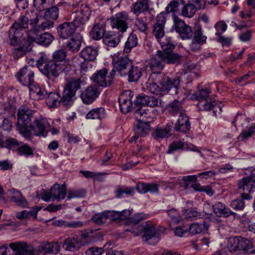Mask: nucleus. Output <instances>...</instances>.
<instances>
[{"instance_id": "38", "label": "nucleus", "mask_w": 255, "mask_h": 255, "mask_svg": "<svg viewBox=\"0 0 255 255\" xmlns=\"http://www.w3.org/2000/svg\"><path fill=\"white\" fill-rule=\"evenodd\" d=\"M46 103L50 108L58 107L61 103L60 95L56 92H50L46 99Z\"/></svg>"}, {"instance_id": "26", "label": "nucleus", "mask_w": 255, "mask_h": 255, "mask_svg": "<svg viewBox=\"0 0 255 255\" xmlns=\"http://www.w3.org/2000/svg\"><path fill=\"white\" fill-rule=\"evenodd\" d=\"M136 189L137 192L141 194H145L147 192L151 194H157L159 192V185L154 183H146L141 182L137 183Z\"/></svg>"}, {"instance_id": "43", "label": "nucleus", "mask_w": 255, "mask_h": 255, "mask_svg": "<svg viewBox=\"0 0 255 255\" xmlns=\"http://www.w3.org/2000/svg\"><path fill=\"white\" fill-rule=\"evenodd\" d=\"M137 38L136 34L133 33H131L125 43L123 52L128 54L131 51L132 48L137 45Z\"/></svg>"}, {"instance_id": "48", "label": "nucleus", "mask_w": 255, "mask_h": 255, "mask_svg": "<svg viewBox=\"0 0 255 255\" xmlns=\"http://www.w3.org/2000/svg\"><path fill=\"white\" fill-rule=\"evenodd\" d=\"M111 211H105L103 213L95 214L92 217V220L98 224H101L104 223L107 219L112 220Z\"/></svg>"}, {"instance_id": "46", "label": "nucleus", "mask_w": 255, "mask_h": 255, "mask_svg": "<svg viewBox=\"0 0 255 255\" xmlns=\"http://www.w3.org/2000/svg\"><path fill=\"white\" fill-rule=\"evenodd\" d=\"M148 110L143 107L137 109L134 112L135 118L137 122H145L144 121L151 117L150 114L148 112Z\"/></svg>"}, {"instance_id": "28", "label": "nucleus", "mask_w": 255, "mask_h": 255, "mask_svg": "<svg viewBox=\"0 0 255 255\" xmlns=\"http://www.w3.org/2000/svg\"><path fill=\"white\" fill-rule=\"evenodd\" d=\"M29 96L31 99L38 101L44 98L47 92L46 90L39 85L33 83L28 86Z\"/></svg>"}, {"instance_id": "13", "label": "nucleus", "mask_w": 255, "mask_h": 255, "mask_svg": "<svg viewBox=\"0 0 255 255\" xmlns=\"http://www.w3.org/2000/svg\"><path fill=\"white\" fill-rule=\"evenodd\" d=\"M33 69V67L31 66H24L16 74L18 81L23 86L28 87L34 83V72Z\"/></svg>"}, {"instance_id": "12", "label": "nucleus", "mask_w": 255, "mask_h": 255, "mask_svg": "<svg viewBox=\"0 0 255 255\" xmlns=\"http://www.w3.org/2000/svg\"><path fill=\"white\" fill-rule=\"evenodd\" d=\"M173 27L181 38L189 39L192 37L193 31L190 26L186 24L183 20L177 16L173 17Z\"/></svg>"}, {"instance_id": "60", "label": "nucleus", "mask_w": 255, "mask_h": 255, "mask_svg": "<svg viewBox=\"0 0 255 255\" xmlns=\"http://www.w3.org/2000/svg\"><path fill=\"white\" fill-rule=\"evenodd\" d=\"M58 223L57 224L58 226H63L65 227L70 228H77L82 227L84 224L82 222L80 221H72L70 222H67L64 221H57Z\"/></svg>"}, {"instance_id": "7", "label": "nucleus", "mask_w": 255, "mask_h": 255, "mask_svg": "<svg viewBox=\"0 0 255 255\" xmlns=\"http://www.w3.org/2000/svg\"><path fill=\"white\" fill-rule=\"evenodd\" d=\"M113 64L114 66L113 70L115 71L116 69L122 76L127 75L128 69L131 66L128 55L124 52L123 53H118L113 56Z\"/></svg>"}, {"instance_id": "42", "label": "nucleus", "mask_w": 255, "mask_h": 255, "mask_svg": "<svg viewBox=\"0 0 255 255\" xmlns=\"http://www.w3.org/2000/svg\"><path fill=\"white\" fill-rule=\"evenodd\" d=\"M167 109L169 112L172 115H177L178 114L180 115L181 113H185L184 110L183 109L182 103L176 100L168 105Z\"/></svg>"}, {"instance_id": "9", "label": "nucleus", "mask_w": 255, "mask_h": 255, "mask_svg": "<svg viewBox=\"0 0 255 255\" xmlns=\"http://www.w3.org/2000/svg\"><path fill=\"white\" fill-rule=\"evenodd\" d=\"M36 29L29 30L27 32V41L31 43L33 42L44 46L49 45L53 41L54 37L52 35L48 32L41 34Z\"/></svg>"}, {"instance_id": "64", "label": "nucleus", "mask_w": 255, "mask_h": 255, "mask_svg": "<svg viewBox=\"0 0 255 255\" xmlns=\"http://www.w3.org/2000/svg\"><path fill=\"white\" fill-rule=\"evenodd\" d=\"M230 206L235 210L241 211L245 208V203L242 199H237L232 201Z\"/></svg>"}, {"instance_id": "8", "label": "nucleus", "mask_w": 255, "mask_h": 255, "mask_svg": "<svg viewBox=\"0 0 255 255\" xmlns=\"http://www.w3.org/2000/svg\"><path fill=\"white\" fill-rule=\"evenodd\" d=\"M116 71L112 70L109 74L108 73V70L103 68L98 71L94 74L91 79L94 83L97 84L99 86L106 87L110 86L113 82L115 76Z\"/></svg>"}, {"instance_id": "15", "label": "nucleus", "mask_w": 255, "mask_h": 255, "mask_svg": "<svg viewBox=\"0 0 255 255\" xmlns=\"http://www.w3.org/2000/svg\"><path fill=\"white\" fill-rule=\"evenodd\" d=\"M33 124L35 127L33 126V128H30V131L34 130V135L37 136H46L47 132L49 130L50 124L47 119L42 116L35 118Z\"/></svg>"}, {"instance_id": "50", "label": "nucleus", "mask_w": 255, "mask_h": 255, "mask_svg": "<svg viewBox=\"0 0 255 255\" xmlns=\"http://www.w3.org/2000/svg\"><path fill=\"white\" fill-rule=\"evenodd\" d=\"M183 5L180 14L186 17H192L195 14L197 11V8L192 3H188L182 4Z\"/></svg>"}, {"instance_id": "45", "label": "nucleus", "mask_w": 255, "mask_h": 255, "mask_svg": "<svg viewBox=\"0 0 255 255\" xmlns=\"http://www.w3.org/2000/svg\"><path fill=\"white\" fill-rule=\"evenodd\" d=\"M81 80L79 78H72L67 83L65 89L74 93L75 94L81 88Z\"/></svg>"}, {"instance_id": "35", "label": "nucleus", "mask_w": 255, "mask_h": 255, "mask_svg": "<svg viewBox=\"0 0 255 255\" xmlns=\"http://www.w3.org/2000/svg\"><path fill=\"white\" fill-rule=\"evenodd\" d=\"M98 55L97 48L92 46H87L80 52V55L86 61H93Z\"/></svg>"}, {"instance_id": "4", "label": "nucleus", "mask_w": 255, "mask_h": 255, "mask_svg": "<svg viewBox=\"0 0 255 255\" xmlns=\"http://www.w3.org/2000/svg\"><path fill=\"white\" fill-rule=\"evenodd\" d=\"M150 78L152 79L156 78V81L160 86L163 95L168 92L172 89L175 94L177 93L178 88L180 83L179 77H176L174 78H170L164 74H154L150 75Z\"/></svg>"}, {"instance_id": "5", "label": "nucleus", "mask_w": 255, "mask_h": 255, "mask_svg": "<svg viewBox=\"0 0 255 255\" xmlns=\"http://www.w3.org/2000/svg\"><path fill=\"white\" fill-rule=\"evenodd\" d=\"M70 69L68 64L57 63L52 60H49L44 67H40V71L48 78L57 77L63 72H67Z\"/></svg>"}, {"instance_id": "20", "label": "nucleus", "mask_w": 255, "mask_h": 255, "mask_svg": "<svg viewBox=\"0 0 255 255\" xmlns=\"http://www.w3.org/2000/svg\"><path fill=\"white\" fill-rule=\"evenodd\" d=\"M9 38L10 44L11 45L19 46V47L22 48L21 45L25 42V38L23 37V33L22 30L16 29L11 26L9 30Z\"/></svg>"}, {"instance_id": "34", "label": "nucleus", "mask_w": 255, "mask_h": 255, "mask_svg": "<svg viewBox=\"0 0 255 255\" xmlns=\"http://www.w3.org/2000/svg\"><path fill=\"white\" fill-rule=\"evenodd\" d=\"M255 182L249 177H244L238 182V188L244 192H251L255 188Z\"/></svg>"}, {"instance_id": "3", "label": "nucleus", "mask_w": 255, "mask_h": 255, "mask_svg": "<svg viewBox=\"0 0 255 255\" xmlns=\"http://www.w3.org/2000/svg\"><path fill=\"white\" fill-rule=\"evenodd\" d=\"M35 114L27 107H20L18 110L17 128L22 135H25L33 128L31 121Z\"/></svg>"}, {"instance_id": "61", "label": "nucleus", "mask_w": 255, "mask_h": 255, "mask_svg": "<svg viewBox=\"0 0 255 255\" xmlns=\"http://www.w3.org/2000/svg\"><path fill=\"white\" fill-rule=\"evenodd\" d=\"M239 237L230 238L229 240L227 248L230 252L239 250Z\"/></svg>"}, {"instance_id": "1", "label": "nucleus", "mask_w": 255, "mask_h": 255, "mask_svg": "<svg viewBox=\"0 0 255 255\" xmlns=\"http://www.w3.org/2000/svg\"><path fill=\"white\" fill-rule=\"evenodd\" d=\"M182 59V56L177 53L158 50L148 60L147 66L150 68L152 74H159L164 67V63L179 64Z\"/></svg>"}, {"instance_id": "39", "label": "nucleus", "mask_w": 255, "mask_h": 255, "mask_svg": "<svg viewBox=\"0 0 255 255\" xmlns=\"http://www.w3.org/2000/svg\"><path fill=\"white\" fill-rule=\"evenodd\" d=\"M127 75H128L129 82H137L142 75V69L137 66L131 65L128 69Z\"/></svg>"}, {"instance_id": "57", "label": "nucleus", "mask_w": 255, "mask_h": 255, "mask_svg": "<svg viewBox=\"0 0 255 255\" xmlns=\"http://www.w3.org/2000/svg\"><path fill=\"white\" fill-rule=\"evenodd\" d=\"M255 133V125L250 127L248 129L243 130L238 136V139L242 141H246Z\"/></svg>"}, {"instance_id": "24", "label": "nucleus", "mask_w": 255, "mask_h": 255, "mask_svg": "<svg viewBox=\"0 0 255 255\" xmlns=\"http://www.w3.org/2000/svg\"><path fill=\"white\" fill-rule=\"evenodd\" d=\"M190 128L189 118L185 113H181L175 124L174 130L177 131L186 133Z\"/></svg>"}, {"instance_id": "22", "label": "nucleus", "mask_w": 255, "mask_h": 255, "mask_svg": "<svg viewBox=\"0 0 255 255\" xmlns=\"http://www.w3.org/2000/svg\"><path fill=\"white\" fill-rule=\"evenodd\" d=\"M99 93L97 87L90 86L82 93L81 97L84 103L90 104L98 98Z\"/></svg>"}, {"instance_id": "27", "label": "nucleus", "mask_w": 255, "mask_h": 255, "mask_svg": "<svg viewBox=\"0 0 255 255\" xmlns=\"http://www.w3.org/2000/svg\"><path fill=\"white\" fill-rule=\"evenodd\" d=\"M83 246L81 240L77 238L70 237L66 238L63 243V248L67 251L79 250Z\"/></svg>"}, {"instance_id": "62", "label": "nucleus", "mask_w": 255, "mask_h": 255, "mask_svg": "<svg viewBox=\"0 0 255 255\" xmlns=\"http://www.w3.org/2000/svg\"><path fill=\"white\" fill-rule=\"evenodd\" d=\"M134 192V188L131 187H122L118 188L116 192V197L117 198H121L123 194H126L127 196L132 195Z\"/></svg>"}, {"instance_id": "14", "label": "nucleus", "mask_w": 255, "mask_h": 255, "mask_svg": "<svg viewBox=\"0 0 255 255\" xmlns=\"http://www.w3.org/2000/svg\"><path fill=\"white\" fill-rule=\"evenodd\" d=\"M133 93L130 90L123 92L119 96V103L121 111L124 114L129 112L132 108Z\"/></svg>"}, {"instance_id": "18", "label": "nucleus", "mask_w": 255, "mask_h": 255, "mask_svg": "<svg viewBox=\"0 0 255 255\" xmlns=\"http://www.w3.org/2000/svg\"><path fill=\"white\" fill-rule=\"evenodd\" d=\"M76 27L70 21L60 24L57 28L60 38L67 39L75 33Z\"/></svg>"}, {"instance_id": "37", "label": "nucleus", "mask_w": 255, "mask_h": 255, "mask_svg": "<svg viewBox=\"0 0 255 255\" xmlns=\"http://www.w3.org/2000/svg\"><path fill=\"white\" fill-rule=\"evenodd\" d=\"M28 15L29 14L26 13L25 15L20 16L19 18L12 25L11 27L22 30L23 29L28 28L29 24H30V20H32L29 19Z\"/></svg>"}, {"instance_id": "21", "label": "nucleus", "mask_w": 255, "mask_h": 255, "mask_svg": "<svg viewBox=\"0 0 255 255\" xmlns=\"http://www.w3.org/2000/svg\"><path fill=\"white\" fill-rule=\"evenodd\" d=\"M150 128L148 122H139L134 126V131L135 135L132 136L129 141L133 142L136 141L139 136H145L150 131Z\"/></svg>"}, {"instance_id": "44", "label": "nucleus", "mask_w": 255, "mask_h": 255, "mask_svg": "<svg viewBox=\"0 0 255 255\" xmlns=\"http://www.w3.org/2000/svg\"><path fill=\"white\" fill-rule=\"evenodd\" d=\"M184 4V0H172L166 6L165 8L166 12L168 13H172L174 17L176 12L179 11L180 5Z\"/></svg>"}, {"instance_id": "2", "label": "nucleus", "mask_w": 255, "mask_h": 255, "mask_svg": "<svg viewBox=\"0 0 255 255\" xmlns=\"http://www.w3.org/2000/svg\"><path fill=\"white\" fill-rule=\"evenodd\" d=\"M9 247L16 252L15 255H35L37 252L41 253H52L57 252L58 245L56 243H44L39 247L37 251L33 250L25 242H16L9 244Z\"/></svg>"}, {"instance_id": "10", "label": "nucleus", "mask_w": 255, "mask_h": 255, "mask_svg": "<svg viewBox=\"0 0 255 255\" xmlns=\"http://www.w3.org/2000/svg\"><path fill=\"white\" fill-rule=\"evenodd\" d=\"M142 234V239L144 241L151 245H155L159 240L156 235V231L154 225L146 224L142 225L139 227Z\"/></svg>"}, {"instance_id": "40", "label": "nucleus", "mask_w": 255, "mask_h": 255, "mask_svg": "<svg viewBox=\"0 0 255 255\" xmlns=\"http://www.w3.org/2000/svg\"><path fill=\"white\" fill-rule=\"evenodd\" d=\"M40 209L37 206L32 208L30 211L23 210L21 212L16 213V217L20 220L27 219L30 217H33L34 219L37 218V214Z\"/></svg>"}, {"instance_id": "31", "label": "nucleus", "mask_w": 255, "mask_h": 255, "mask_svg": "<svg viewBox=\"0 0 255 255\" xmlns=\"http://www.w3.org/2000/svg\"><path fill=\"white\" fill-rule=\"evenodd\" d=\"M103 43L109 48L116 47L120 43V38L119 35L112 32H107L103 39Z\"/></svg>"}, {"instance_id": "25", "label": "nucleus", "mask_w": 255, "mask_h": 255, "mask_svg": "<svg viewBox=\"0 0 255 255\" xmlns=\"http://www.w3.org/2000/svg\"><path fill=\"white\" fill-rule=\"evenodd\" d=\"M212 208L214 213L216 215H223L225 217L232 216L234 219L237 216V214L235 212L232 211L221 202H216L213 205Z\"/></svg>"}, {"instance_id": "23", "label": "nucleus", "mask_w": 255, "mask_h": 255, "mask_svg": "<svg viewBox=\"0 0 255 255\" xmlns=\"http://www.w3.org/2000/svg\"><path fill=\"white\" fill-rule=\"evenodd\" d=\"M198 106L201 110L208 111L212 109L215 116L217 113L220 114L222 111V107L218 102L211 101L210 99L199 102Z\"/></svg>"}, {"instance_id": "53", "label": "nucleus", "mask_w": 255, "mask_h": 255, "mask_svg": "<svg viewBox=\"0 0 255 255\" xmlns=\"http://www.w3.org/2000/svg\"><path fill=\"white\" fill-rule=\"evenodd\" d=\"M208 229V224L203 223L202 224L194 223L190 225L188 229L189 232L192 234H197L201 233L203 231H206Z\"/></svg>"}, {"instance_id": "36", "label": "nucleus", "mask_w": 255, "mask_h": 255, "mask_svg": "<svg viewBox=\"0 0 255 255\" xmlns=\"http://www.w3.org/2000/svg\"><path fill=\"white\" fill-rule=\"evenodd\" d=\"M106 117V111L104 108L100 107L90 111L86 116L87 119L101 120Z\"/></svg>"}, {"instance_id": "17", "label": "nucleus", "mask_w": 255, "mask_h": 255, "mask_svg": "<svg viewBox=\"0 0 255 255\" xmlns=\"http://www.w3.org/2000/svg\"><path fill=\"white\" fill-rule=\"evenodd\" d=\"M165 15L164 12H161L156 17L155 23L153 25L152 34L158 40L163 37L165 34Z\"/></svg>"}, {"instance_id": "33", "label": "nucleus", "mask_w": 255, "mask_h": 255, "mask_svg": "<svg viewBox=\"0 0 255 255\" xmlns=\"http://www.w3.org/2000/svg\"><path fill=\"white\" fill-rule=\"evenodd\" d=\"M148 8L147 0H139L132 4L130 10L134 14L139 15L141 12L147 11Z\"/></svg>"}, {"instance_id": "19", "label": "nucleus", "mask_w": 255, "mask_h": 255, "mask_svg": "<svg viewBox=\"0 0 255 255\" xmlns=\"http://www.w3.org/2000/svg\"><path fill=\"white\" fill-rule=\"evenodd\" d=\"M7 194L10 200L18 206L25 208L28 206L27 200L19 191L11 188L7 191Z\"/></svg>"}, {"instance_id": "16", "label": "nucleus", "mask_w": 255, "mask_h": 255, "mask_svg": "<svg viewBox=\"0 0 255 255\" xmlns=\"http://www.w3.org/2000/svg\"><path fill=\"white\" fill-rule=\"evenodd\" d=\"M30 25L32 27L30 30L36 29L38 32H42L53 27L54 22L51 20L46 19L44 16L36 15L33 20H30Z\"/></svg>"}, {"instance_id": "49", "label": "nucleus", "mask_w": 255, "mask_h": 255, "mask_svg": "<svg viewBox=\"0 0 255 255\" xmlns=\"http://www.w3.org/2000/svg\"><path fill=\"white\" fill-rule=\"evenodd\" d=\"M168 215L170 218L169 221V226L172 227L174 225H176L179 224L182 221V217L178 212L174 209H172L167 211Z\"/></svg>"}, {"instance_id": "32", "label": "nucleus", "mask_w": 255, "mask_h": 255, "mask_svg": "<svg viewBox=\"0 0 255 255\" xmlns=\"http://www.w3.org/2000/svg\"><path fill=\"white\" fill-rule=\"evenodd\" d=\"M112 216V221H114L118 223L122 221L129 220L130 221V216L131 214L132 211L129 210H124L122 212L111 211Z\"/></svg>"}, {"instance_id": "6", "label": "nucleus", "mask_w": 255, "mask_h": 255, "mask_svg": "<svg viewBox=\"0 0 255 255\" xmlns=\"http://www.w3.org/2000/svg\"><path fill=\"white\" fill-rule=\"evenodd\" d=\"M91 15L90 7L87 5L83 4L79 9L73 12L69 16V20L77 27L86 23Z\"/></svg>"}, {"instance_id": "30", "label": "nucleus", "mask_w": 255, "mask_h": 255, "mask_svg": "<svg viewBox=\"0 0 255 255\" xmlns=\"http://www.w3.org/2000/svg\"><path fill=\"white\" fill-rule=\"evenodd\" d=\"M106 32L105 25L104 23H96L93 26L90 31V35L94 40H99L104 38Z\"/></svg>"}, {"instance_id": "56", "label": "nucleus", "mask_w": 255, "mask_h": 255, "mask_svg": "<svg viewBox=\"0 0 255 255\" xmlns=\"http://www.w3.org/2000/svg\"><path fill=\"white\" fill-rule=\"evenodd\" d=\"M75 95L74 93L65 88L62 98L60 99L61 103L65 106L70 105L72 103L73 98Z\"/></svg>"}, {"instance_id": "58", "label": "nucleus", "mask_w": 255, "mask_h": 255, "mask_svg": "<svg viewBox=\"0 0 255 255\" xmlns=\"http://www.w3.org/2000/svg\"><path fill=\"white\" fill-rule=\"evenodd\" d=\"M66 57V52L63 49H59L55 51L52 54L53 61L57 63H61L66 64L64 62Z\"/></svg>"}, {"instance_id": "29", "label": "nucleus", "mask_w": 255, "mask_h": 255, "mask_svg": "<svg viewBox=\"0 0 255 255\" xmlns=\"http://www.w3.org/2000/svg\"><path fill=\"white\" fill-rule=\"evenodd\" d=\"M66 187L65 184H56L51 188L53 200L60 202L65 198Z\"/></svg>"}, {"instance_id": "55", "label": "nucleus", "mask_w": 255, "mask_h": 255, "mask_svg": "<svg viewBox=\"0 0 255 255\" xmlns=\"http://www.w3.org/2000/svg\"><path fill=\"white\" fill-rule=\"evenodd\" d=\"M81 40L79 38H71L66 43V46L69 50L75 52L78 51L81 46Z\"/></svg>"}, {"instance_id": "47", "label": "nucleus", "mask_w": 255, "mask_h": 255, "mask_svg": "<svg viewBox=\"0 0 255 255\" xmlns=\"http://www.w3.org/2000/svg\"><path fill=\"white\" fill-rule=\"evenodd\" d=\"M44 10V16L46 19L53 21V20H55L58 18L59 8L57 6H53L52 5Z\"/></svg>"}, {"instance_id": "41", "label": "nucleus", "mask_w": 255, "mask_h": 255, "mask_svg": "<svg viewBox=\"0 0 255 255\" xmlns=\"http://www.w3.org/2000/svg\"><path fill=\"white\" fill-rule=\"evenodd\" d=\"M171 124L168 123L165 128H157L153 133V137L156 139L167 137L171 134Z\"/></svg>"}, {"instance_id": "59", "label": "nucleus", "mask_w": 255, "mask_h": 255, "mask_svg": "<svg viewBox=\"0 0 255 255\" xmlns=\"http://www.w3.org/2000/svg\"><path fill=\"white\" fill-rule=\"evenodd\" d=\"M34 149L27 144H24L19 147L17 149V153L19 155H24L26 157L33 156Z\"/></svg>"}, {"instance_id": "11", "label": "nucleus", "mask_w": 255, "mask_h": 255, "mask_svg": "<svg viewBox=\"0 0 255 255\" xmlns=\"http://www.w3.org/2000/svg\"><path fill=\"white\" fill-rule=\"evenodd\" d=\"M129 16L126 11L118 12L111 18L112 28L117 29L121 32L126 31L128 28Z\"/></svg>"}, {"instance_id": "52", "label": "nucleus", "mask_w": 255, "mask_h": 255, "mask_svg": "<svg viewBox=\"0 0 255 255\" xmlns=\"http://www.w3.org/2000/svg\"><path fill=\"white\" fill-rule=\"evenodd\" d=\"M54 0H34V7L38 11H43L50 7L54 3Z\"/></svg>"}, {"instance_id": "54", "label": "nucleus", "mask_w": 255, "mask_h": 255, "mask_svg": "<svg viewBox=\"0 0 255 255\" xmlns=\"http://www.w3.org/2000/svg\"><path fill=\"white\" fill-rule=\"evenodd\" d=\"M197 180V176L195 175L186 176H183L182 177V180L185 182H193V183L191 185V186L195 191H203L204 188L203 187H202L199 183L196 182Z\"/></svg>"}, {"instance_id": "63", "label": "nucleus", "mask_w": 255, "mask_h": 255, "mask_svg": "<svg viewBox=\"0 0 255 255\" xmlns=\"http://www.w3.org/2000/svg\"><path fill=\"white\" fill-rule=\"evenodd\" d=\"M185 146V143L182 141H174L169 145L167 153L170 154L175 150L183 149Z\"/></svg>"}, {"instance_id": "51", "label": "nucleus", "mask_w": 255, "mask_h": 255, "mask_svg": "<svg viewBox=\"0 0 255 255\" xmlns=\"http://www.w3.org/2000/svg\"><path fill=\"white\" fill-rule=\"evenodd\" d=\"M147 89L152 93L156 95H163L160 85L156 81V78L152 79L150 78L147 83Z\"/></svg>"}]
</instances>
